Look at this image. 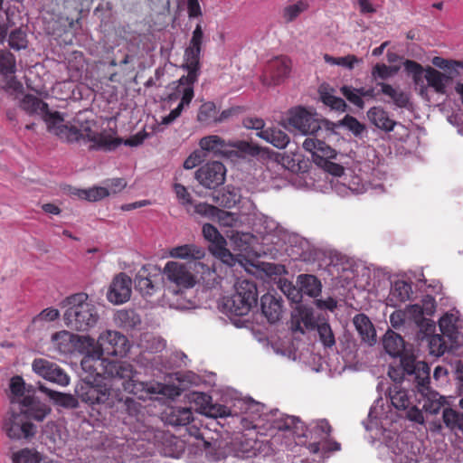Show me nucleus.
Instances as JSON below:
<instances>
[{
    "mask_svg": "<svg viewBox=\"0 0 463 463\" xmlns=\"http://www.w3.org/2000/svg\"><path fill=\"white\" fill-rule=\"evenodd\" d=\"M102 354L95 347L89 352L81 360L80 365L84 372L90 376H104L120 380L123 389L135 395H141L144 391L149 392H156L152 388H148L147 384L135 379V372L133 366L127 362L109 361L103 359Z\"/></svg>",
    "mask_w": 463,
    "mask_h": 463,
    "instance_id": "1",
    "label": "nucleus"
},
{
    "mask_svg": "<svg viewBox=\"0 0 463 463\" xmlns=\"http://www.w3.org/2000/svg\"><path fill=\"white\" fill-rule=\"evenodd\" d=\"M74 122L75 124L71 126L63 122L58 124L53 134L67 142H90V149L95 150L112 151L123 143L121 138L115 137L116 133L111 129L96 132L92 129L90 121L80 123L77 118Z\"/></svg>",
    "mask_w": 463,
    "mask_h": 463,
    "instance_id": "2",
    "label": "nucleus"
},
{
    "mask_svg": "<svg viewBox=\"0 0 463 463\" xmlns=\"http://www.w3.org/2000/svg\"><path fill=\"white\" fill-rule=\"evenodd\" d=\"M67 309L63 319L65 325L77 331H87L95 326L99 319L96 305L89 300L85 293H78L68 297L64 301Z\"/></svg>",
    "mask_w": 463,
    "mask_h": 463,
    "instance_id": "3",
    "label": "nucleus"
},
{
    "mask_svg": "<svg viewBox=\"0 0 463 463\" xmlns=\"http://www.w3.org/2000/svg\"><path fill=\"white\" fill-rule=\"evenodd\" d=\"M258 289L254 281L238 279L234 284V292L222 301L224 313L234 316H246L257 305Z\"/></svg>",
    "mask_w": 463,
    "mask_h": 463,
    "instance_id": "4",
    "label": "nucleus"
},
{
    "mask_svg": "<svg viewBox=\"0 0 463 463\" xmlns=\"http://www.w3.org/2000/svg\"><path fill=\"white\" fill-rule=\"evenodd\" d=\"M203 32L201 24L195 26L188 47L184 51L183 67L187 71V75L178 80L176 97H182L184 91L190 87L194 90V83L197 80L200 71V55L202 51Z\"/></svg>",
    "mask_w": 463,
    "mask_h": 463,
    "instance_id": "5",
    "label": "nucleus"
},
{
    "mask_svg": "<svg viewBox=\"0 0 463 463\" xmlns=\"http://www.w3.org/2000/svg\"><path fill=\"white\" fill-rule=\"evenodd\" d=\"M79 397L90 405H104L108 408H112L116 402L122 401V398H119L118 394L106 383H86L80 387Z\"/></svg>",
    "mask_w": 463,
    "mask_h": 463,
    "instance_id": "6",
    "label": "nucleus"
},
{
    "mask_svg": "<svg viewBox=\"0 0 463 463\" xmlns=\"http://www.w3.org/2000/svg\"><path fill=\"white\" fill-rule=\"evenodd\" d=\"M20 106L29 115L41 116L46 123L48 130L52 133H54L58 124L64 122V118L60 112L50 111L48 105L33 95H25L21 100Z\"/></svg>",
    "mask_w": 463,
    "mask_h": 463,
    "instance_id": "7",
    "label": "nucleus"
},
{
    "mask_svg": "<svg viewBox=\"0 0 463 463\" xmlns=\"http://www.w3.org/2000/svg\"><path fill=\"white\" fill-rule=\"evenodd\" d=\"M127 337L118 331L107 330L100 334L94 346L100 354L123 356L128 351Z\"/></svg>",
    "mask_w": 463,
    "mask_h": 463,
    "instance_id": "8",
    "label": "nucleus"
},
{
    "mask_svg": "<svg viewBox=\"0 0 463 463\" xmlns=\"http://www.w3.org/2000/svg\"><path fill=\"white\" fill-rule=\"evenodd\" d=\"M322 120L312 110L296 108L289 111L288 123L303 135H314L321 128Z\"/></svg>",
    "mask_w": 463,
    "mask_h": 463,
    "instance_id": "9",
    "label": "nucleus"
},
{
    "mask_svg": "<svg viewBox=\"0 0 463 463\" xmlns=\"http://www.w3.org/2000/svg\"><path fill=\"white\" fill-rule=\"evenodd\" d=\"M226 168L219 161L206 163L194 173L195 179L207 189H215L225 181Z\"/></svg>",
    "mask_w": 463,
    "mask_h": 463,
    "instance_id": "10",
    "label": "nucleus"
},
{
    "mask_svg": "<svg viewBox=\"0 0 463 463\" xmlns=\"http://www.w3.org/2000/svg\"><path fill=\"white\" fill-rule=\"evenodd\" d=\"M402 370L408 375L413 377L417 383V389L420 393L428 391V384L430 381V368L425 362L416 361L413 356H403L401 360Z\"/></svg>",
    "mask_w": 463,
    "mask_h": 463,
    "instance_id": "11",
    "label": "nucleus"
},
{
    "mask_svg": "<svg viewBox=\"0 0 463 463\" xmlns=\"http://www.w3.org/2000/svg\"><path fill=\"white\" fill-rule=\"evenodd\" d=\"M4 430L12 439H29L34 436L36 427L23 413H13L5 422Z\"/></svg>",
    "mask_w": 463,
    "mask_h": 463,
    "instance_id": "12",
    "label": "nucleus"
},
{
    "mask_svg": "<svg viewBox=\"0 0 463 463\" xmlns=\"http://www.w3.org/2000/svg\"><path fill=\"white\" fill-rule=\"evenodd\" d=\"M32 368L38 375L59 385L66 386L70 383L68 374L59 365L46 359H35Z\"/></svg>",
    "mask_w": 463,
    "mask_h": 463,
    "instance_id": "13",
    "label": "nucleus"
},
{
    "mask_svg": "<svg viewBox=\"0 0 463 463\" xmlns=\"http://www.w3.org/2000/svg\"><path fill=\"white\" fill-rule=\"evenodd\" d=\"M132 280L126 273L120 272L114 277L107 293L109 302L119 305L129 300L131 297Z\"/></svg>",
    "mask_w": 463,
    "mask_h": 463,
    "instance_id": "14",
    "label": "nucleus"
},
{
    "mask_svg": "<svg viewBox=\"0 0 463 463\" xmlns=\"http://www.w3.org/2000/svg\"><path fill=\"white\" fill-rule=\"evenodd\" d=\"M291 71V61L286 56H279L270 60L267 65L263 83L279 85L287 79Z\"/></svg>",
    "mask_w": 463,
    "mask_h": 463,
    "instance_id": "15",
    "label": "nucleus"
},
{
    "mask_svg": "<svg viewBox=\"0 0 463 463\" xmlns=\"http://www.w3.org/2000/svg\"><path fill=\"white\" fill-rule=\"evenodd\" d=\"M163 274L170 282L181 288H189L195 283L187 266L178 261H168L163 269Z\"/></svg>",
    "mask_w": 463,
    "mask_h": 463,
    "instance_id": "16",
    "label": "nucleus"
},
{
    "mask_svg": "<svg viewBox=\"0 0 463 463\" xmlns=\"http://www.w3.org/2000/svg\"><path fill=\"white\" fill-rule=\"evenodd\" d=\"M15 71L16 62L13 53L7 50H0V74L5 80V90L19 91L23 89L22 84L14 76Z\"/></svg>",
    "mask_w": 463,
    "mask_h": 463,
    "instance_id": "17",
    "label": "nucleus"
},
{
    "mask_svg": "<svg viewBox=\"0 0 463 463\" xmlns=\"http://www.w3.org/2000/svg\"><path fill=\"white\" fill-rule=\"evenodd\" d=\"M27 395H25L20 401V412L28 419H33L37 421H43L47 415L51 413V408L42 402L34 395L30 394V391L27 390Z\"/></svg>",
    "mask_w": 463,
    "mask_h": 463,
    "instance_id": "18",
    "label": "nucleus"
},
{
    "mask_svg": "<svg viewBox=\"0 0 463 463\" xmlns=\"http://www.w3.org/2000/svg\"><path fill=\"white\" fill-rule=\"evenodd\" d=\"M303 148L313 155L315 162L319 165L336 156L335 149L319 139L307 138L303 143Z\"/></svg>",
    "mask_w": 463,
    "mask_h": 463,
    "instance_id": "19",
    "label": "nucleus"
},
{
    "mask_svg": "<svg viewBox=\"0 0 463 463\" xmlns=\"http://www.w3.org/2000/svg\"><path fill=\"white\" fill-rule=\"evenodd\" d=\"M282 298L272 294H264L260 298L261 312L270 324L278 322L283 314Z\"/></svg>",
    "mask_w": 463,
    "mask_h": 463,
    "instance_id": "20",
    "label": "nucleus"
},
{
    "mask_svg": "<svg viewBox=\"0 0 463 463\" xmlns=\"http://www.w3.org/2000/svg\"><path fill=\"white\" fill-rule=\"evenodd\" d=\"M353 323L362 342L369 346H372L376 343V332L373 323L367 316L364 314H358L354 316Z\"/></svg>",
    "mask_w": 463,
    "mask_h": 463,
    "instance_id": "21",
    "label": "nucleus"
},
{
    "mask_svg": "<svg viewBox=\"0 0 463 463\" xmlns=\"http://www.w3.org/2000/svg\"><path fill=\"white\" fill-rule=\"evenodd\" d=\"M78 342L79 336L66 330L57 332L52 335V345L61 354L72 353Z\"/></svg>",
    "mask_w": 463,
    "mask_h": 463,
    "instance_id": "22",
    "label": "nucleus"
},
{
    "mask_svg": "<svg viewBox=\"0 0 463 463\" xmlns=\"http://www.w3.org/2000/svg\"><path fill=\"white\" fill-rule=\"evenodd\" d=\"M200 147L206 152H211L215 156H232V151L228 149V143L216 135H210L200 139Z\"/></svg>",
    "mask_w": 463,
    "mask_h": 463,
    "instance_id": "23",
    "label": "nucleus"
},
{
    "mask_svg": "<svg viewBox=\"0 0 463 463\" xmlns=\"http://www.w3.org/2000/svg\"><path fill=\"white\" fill-rule=\"evenodd\" d=\"M424 78L427 80L428 85L437 93L444 94L446 92V88L453 79V76L447 75L430 66H428L424 70Z\"/></svg>",
    "mask_w": 463,
    "mask_h": 463,
    "instance_id": "24",
    "label": "nucleus"
},
{
    "mask_svg": "<svg viewBox=\"0 0 463 463\" xmlns=\"http://www.w3.org/2000/svg\"><path fill=\"white\" fill-rule=\"evenodd\" d=\"M272 429L278 432H288L291 436H301L304 431V424L294 416H286L276 419L272 423Z\"/></svg>",
    "mask_w": 463,
    "mask_h": 463,
    "instance_id": "25",
    "label": "nucleus"
},
{
    "mask_svg": "<svg viewBox=\"0 0 463 463\" xmlns=\"http://www.w3.org/2000/svg\"><path fill=\"white\" fill-rule=\"evenodd\" d=\"M367 117L372 124L376 128L391 132L393 130L397 122L391 119L389 114L382 107H373L367 111Z\"/></svg>",
    "mask_w": 463,
    "mask_h": 463,
    "instance_id": "26",
    "label": "nucleus"
},
{
    "mask_svg": "<svg viewBox=\"0 0 463 463\" xmlns=\"http://www.w3.org/2000/svg\"><path fill=\"white\" fill-rule=\"evenodd\" d=\"M296 282L301 295L303 293L311 298H317L321 293V281L315 275L300 274L297 277Z\"/></svg>",
    "mask_w": 463,
    "mask_h": 463,
    "instance_id": "27",
    "label": "nucleus"
},
{
    "mask_svg": "<svg viewBox=\"0 0 463 463\" xmlns=\"http://www.w3.org/2000/svg\"><path fill=\"white\" fill-rule=\"evenodd\" d=\"M169 255L176 259L201 260L204 257L205 251L202 247L195 244H184L172 248Z\"/></svg>",
    "mask_w": 463,
    "mask_h": 463,
    "instance_id": "28",
    "label": "nucleus"
},
{
    "mask_svg": "<svg viewBox=\"0 0 463 463\" xmlns=\"http://www.w3.org/2000/svg\"><path fill=\"white\" fill-rule=\"evenodd\" d=\"M411 294V287L403 280L395 281L392 286L388 302L391 306L396 307L410 298Z\"/></svg>",
    "mask_w": 463,
    "mask_h": 463,
    "instance_id": "29",
    "label": "nucleus"
},
{
    "mask_svg": "<svg viewBox=\"0 0 463 463\" xmlns=\"http://www.w3.org/2000/svg\"><path fill=\"white\" fill-rule=\"evenodd\" d=\"M257 136L279 149L285 148L290 138L287 133L279 128H268L257 133Z\"/></svg>",
    "mask_w": 463,
    "mask_h": 463,
    "instance_id": "30",
    "label": "nucleus"
},
{
    "mask_svg": "<svg viewBox=\"0 0 463 463\" xmlns=\"http://www.w3.org/2000/svg\"><path fill=\"white\" fill-rule=\"evenodd\" d=\"M385 351L393 357L400 356L404 351L405 344L403 338L392 330H388L383 337Z\"/></svg>",
    "mask_w": 463,
    "mask_h": 463,
    "instance_id": "31",
    "label": "nucleus"
},
{
    "mask_svg": "<svg viewBox=\"0 0 463 463\" xmlns=\"http://www.w3.org/2000/svg\"><path fill=\"white\" fill-rule=\"evenodd\" d=\"M39 388L43 392L46 393L52 401L61 407L75 409L79 406L77 398L72 394L52 391L43 385H40Z\"/></svg>",
    "mask_w": 463,
    "mask_h": 463,
    "instance_id": "32",
    "label": "nucleus"
},
{
    "mask_svg": "<svg viewBox=\"0 0 463 463\" xmlns=\"http://www.w3.org/2000/svg\"><path fill=\"white\" fill-rule=\"evenodd\" d=\"M194 91L188 87L183 93L181 97V100L178 104V106L171 110V112L167 115L162 118L161 124L162 125H170L174 121L176 120L177 118H179L183 112V110L188 107L194 99Z\"/></svg>",
    "mask_w": 463,
    "mask_h": 463,
    "instance_id": "33",
    "label": "nucleus"
},
{
    "mask_svg": "<svg viewBox=\"0 0 463 463\" xmlns=\"http://www.w3.org/2000/svg\"><path fill=\"white\" fill-rule=\"evenodd\" d=\"M377 86L381 87V92L388 96L398 108H406L408 106L409 96L401 89L394 88L384 82H378Z\"/></svg>",
    "mask_w": 463,
    "mask_h": 463,
    "instance_id": "34",
    "label": "nucleus"
},
{
    "mask_svg": "<svg viewBox=\"0 0 463 463\" xmlns=\"http://www.w3.org/2000/svg\"><path fill=\"white\" fill-rule=\"evenodd\" d=\"M169 424L174 426H184L193 420V411L190 408H172L167 416Z\"/></svg>",
    "mask_w": 463,
    "mask_h": 463,
    "instance_id": "35",
    "label": "nucleus"
},
{
    "mask_svg": "<svg viewBox=\"0 0 463 463\" xmlns=\"http://www.w3.org/2000/svg\"><path fill=\"white\" fill-rule=\"evenodd\" d=\"M118 325L125 329H133L141 324V318L134 310L123 309L118 311L115 317Z\"/></svg>",
    "mask_w": 463,
    "mask_h": 463,
    "instance_id": "36",
    "label": "nucleus"
},
{
    "mask_svg": "<svg viewBox=\"0 0 463 463\" xmlns=\"http://www.w3.org/2000/svg\"><path fill=\"white\" fill-rule=\"evenodd\" d=\"M318 93L322 102L329 106L331 109L340 111H345L346 108L345 101L333 95V90H329L327 86L321 85L318 89Z\"/></svg>",
    "mask_w": 463,
    "mask_h": 463,
    "instance_id": "37",
    "label": "nucleus"
},
{
    "mask_svg": "<svg viewBox=\"0 0 463 463\" xmlns=\"http://www.w3.org/2000/svg\"><path fill=\"white\" fill-rule=\"evenodd\" d=\"M229 239L234 250L248 252L254 237L248 232H232Z\"/></svg>",
    "mask_w": 463,
    "mask_h": 463,
    "instance_id": "38",
    "label": "nucleus"
},
{
    "mask_svg": "<svg viewBox=\"0 0 463 463\" xmlns=\"http://www.w3.org/2000/svg\"><path fill=\"white\" fill-rule=\"evenodd\" d=\"M389 396L392 404L397 410H407L411 404L408 392L402 389L398 384H394L390 388Z\"/></svg>",
    "mask_w": 463,
    "mask_h": 463,
    "instance_id": "39",
    "label": "nucleus"
},
{
    "mask_svg": "<svg viewBox=\"0 0 463 463\" xmlns=\"http://www.w3.org/2000/svg\"><path fill=\"white\" fill-rule=\"evenodd\" d=\"M421 394L426 397L423 409L430 414L439 413L445 402V398L439 395L438 392L430 391L429 386L428 391L426 390L424 393Z\"/></svg>",
    "mask_w": 463,
    "mask_h": 463,
    "instance_id": "40",
    "label": "nucleus"
},
{
    "mask_svg": "<svg viewBox=\"0 0 463 463\" xmlns=\"http://www.w3.org/2000/svg\"><path fill=\"white\" fill-rule=\"evenodd\" d=\"M442 419L446 427L450 430H459L463 433V413L451 408H446L442 411Z\"/></svg>",
    "mask_w": 463,
    "mask_h": 463,
    "instance_id": "41",
    "label": "nucleus"
},
{
    "mask_svg": "<svg viewBox=\"0 0 463 463\" xmlns=\"http://www.w3.org/2000/svg\"><path fill=\"white\" fill-rule=\"evenodd\" d=\"M135 288L142 295H152L155 292V286L148 278L147 269L146 266L137 272L135 278Z\"/></svg>",
    "mask_w": 463,
    "mask_h": 463,
    "instance_id": "42",
    "label": "nucleus"
},
{
    "mask_svg": "<svg viewBox=\"0 0 463 463\" xmlns=\"http://www.w3.org/2000/svg\"><path fill=\"white\" fill-rule=\"evenodd\" d=\"M74 194L80 199L96 202L109 196V191L107 187L95 186L88 190H76Z\"/></svg>",
    "mask_w": 463,
    "mask_h": 463,
    "instance_id": "43",
    "label": "nucleus"
},
{
    "mask_svg": "<svg viewBox=\"0 0 463 463\" xmlns=\"http://www.w3.org/2000/svg\"><path fill=\"white\" fill-rule=\"evenodd\" d=\"M165 341L157 335L146 334L141 340L142 348L149 353H159L165 348Z\"/></svg>",
    "mask_w": 463,
    "mask_h": 463,
    "instance_id": "44",
    "label": "nucleus"
},
{
    "mask_svg": "<svg viewBox=\"0 0 463 463\" xmlns=\"http://www.w3.org/2000/svg\"><path fill=\"white\" fill-rule=\"evenodd\" d=\"M202 232L203 238L210 243L209 249L220 243H225V238L219 232L216 227L210 223L203 224Z\"/></svg>",
    "mask_w": 463,
    "mask_h": 463,
    "instance_id": "45",
    "label": "nucleus"
},
{
    "mask_svg": "<svg viewBox=\"0 0 463 463\" xmlns=\"http://www.w3.org/2000/svg\"><path fill=\"white\" fill-rule=\"evenodd\" d=\"M41 460V454L32 449H23L13 455L14 463H40Z\"/></svg>",
    "mask_w": 463,
    "mask_h": 463,
    "instance_id": "46",
    "label": "nucleus"
},
{
    "mask_svg": "<svg viewBox=\"0 0 463 463\" xmlns=\"http://www.w3.org/2000/svg\"><path fill=\"white\" fill-rule=\"evenodd\" d=\"M443 335H431L428 337L430 353L435 356L442 355L449 348Z\"/></svg>",
    "mask_w": 463,
    "mask_h": 463,
    "instance_id": "47",
    "label": "nucleus"
},
{
    "mask_svg": "<svg viewBox=\"0 0 463 463\" xmlns=\"http://www.w3.org/2000/svg\"><path fill=\"white\" fill-rule=\"evenodd\" d=\"M278 288L293 302H299L302 295L299 293V288L293 285L286 279H279L277 282Z\"/></svg>",
    "mask_w": 463,
    "mask_h": 463,
    "instance_id": "48",
    "label": "nucleus"
},
{
    "mask_svg": "<svg viewBox=\"0 0 463 463\" xmlns=\"http://www.w3.org/2000/svg\"><path fill=\"white\" fill-rule=\"evenodd\" d=\"M317 330L319 340L326 348H332L335 345V338L330 325L326 322L318 324Z\"/></svg>",
    "mask_w": 463,
    "mask_h": 463,
    "instance_id": "49",
    "label": "nucleus"
},
{
    "mask_svg": "<svg viewBox=\"0 0 463 463\" xmlns=\"http://www.w3.org/2000/svg\"><path fill=\"white\" fill-rule=\"evenodd\" d=\"M227 241H225V243H220L213 248H210V252L222 260L224 264H227L228 266L232 267L235 264L236 260L233 256V254L226 248Z\"/></svg>",
    "mask_w": 463,
    "mask_h": 463,
    "instance_id": "50",
    "label": "nucleus"
},
{
    "mask_svg": "<svg viewBox=\"0 0 463 463\" xmlns=\"http://www.w3.org/2000/svg\"><path fill=\"white\" fill-rule=\"evenodd\" d=\"M324 60L327 63L343 66L348 69H353L355 64L362 61L361 59H358L356 56L351 54L337 58L332 57L329 54H325Z\"/></svg>",
    "mask_w": 463,
    "mask_h": 463,
    "instance_id": "51",
    "label": "nucleus"
},
{
    "mask_svg": "<svg viewBox=\"0 0 463 463\" xmlns=\"http://www.w3.org/2000/svg\"><path fill=\"white\" fill-rule=\"evenodd\" d=\"M308 5L304 1H298L284 8L283 16L288 23L294 21L301 13L306 11Z\"/></svg>",
    "mask_w": 463,
    "mask_h": 463,
    "instance_id": "52",
    "label": "nucleus"
},
{
    "mask_svg": "<svg viewBox=\"0 0 463 463\" xmlns=\"http://www.w3.org/2000/svg\"><path fill=\"white\" fill-rule=\"evenodd\" d=\"M275 161L281 165L282 167L291 172H297L300 168L298 161L295 159L292 155L286 153H277L275 156Z\"/></svg>",
    "mask_w": 463,
    "mask_h": 463,
    "instance_id": "53",
    "label": "nucleus"
},
{
    "mask_svg": "<svg viewBox=\"0 0 463 463\" xmlns=\"http://www.w3.org/2000/svg\"><path fill=\"white\" fill-rule=\"evenodd\" d=\"M216 107L213 102H204L199 108L197 120L201 123H209L215 116Z\"/></svg>",
    "mask_w": 463,
    "mask_h": 463,
    "instance_id": "54",
    "label": "nucleus"
},
{
    "mask_svg": "<svg viewBox=\"0 0 463 463\" xmlns=\"http://www.w3.org/2000/svg\"><path fill=\"white\" fill-rule=\"evenodd\" d=\"M203 414L212 418H222L232 415V411L226 406L211 403L203 407Z\"/></svg>",
    "mask_w": 463,
    "mask_h": 463,
    "instance_id": "55",
    "label": "nucleus"
},
{
    "mask_svg": "<svg viewBox=\"0 0 463 463\" xmlns=\"http://www.w3.org/2000/svg\"><path fill=\"white\" fill-rule=\"evenodd\" d=\"M340 125L346 128L354 136H361L365 130V126L360 123L354 117L345 115V118L340 121Z\"/></svg>",
    "mask_w": 463,
    "mask_h": 463,
    "instance_id": "56",
    "label": "nucleus"
},
{
    "mask_svg": "<svg viewBox=\"0 0 463 463\" xmlns=\"http://www.w3.org/2000/svg\"><path fill=\"white\" fill-rule=\"evenodd\" d=\"M174 191L179 203L185 207L187 213H190L189 206L193 204V199L186 187L181 184H174Z\"/></svg>",
    "mask_w": 463,
    "mask_h": 463,
    "instance_id": "57",
    "label": "nucleus"
},
{
    "mask_svg": "<svg viewBox=\"0 0 463 463\" xmlns=\"http://www.w3.org/2000/svg\"><path fill=\"white\" fill-rule=\"evenodd\" d=\"M4 0H0V31L6 32L9 26L15 24L14 12L11 9L3 8Z\"/></svg>",
    "mask_w": 463,
    "mask_h": 463,
    "instance_id": "58",
    "label": "nucleus"
},
{
    "mask_svg": "<svg viewBox=\"0 0 463 463\" xmlns=\"http://www.w3.org/2000/svg\"><path fill=\"white\" fill-rule=\"evenodd\" d=\"M358 89H354L349 86H343L341 88L342 94L354 105L356 107L363 109L364 106V102L361 98L360 92Z\"/></svg>",
    "mask_w": 463,
    "mask_h": 463,
    "instance_id": "59",
    "label": "nucleus"
},
{
    "mask_svg": "<svg viewBox=\"0 0 463 463\" xmlns=\"http://www.w3.org/2000/svg\"><path fill=\"white\" fill-rule=\"evenodd\" d=\"M214 220H217L220 225L224 227H232L238 221V216L227 211L217 208L214 215Z\"/></svg>",
    "mask_w": 463,
    "mask_h": 463,
    "instance_id": "60",
    "label": "nucleus"
},
{
    "mask_svg": "<svg viewBox=\"0 0 463 463\" xmlns=\"http://www.w3.org/2000/svg\"><path fill=\"white\" fill-rule=\"evenodd\" d=\"M228 145H229V146H228L229 150H232V152H233L232 148L237 150L236 154L238 152L244 153V154L250 155V156H255V155L259 154V147L250 145L247 141H236V142H232V143L229 142Z\"/></svg>",
    "mask_w": 463,
    "mask_h": 463,
    "instance_id": "61",
    "label": "nucleus"
},
{
    "mask_svg": "<svg viewBox=\"0 0 463 463\" xmlns=\"http://www.w3.org/2000/svg\"><path fill=\"white\" fill-rule=\"evenodd\" d=\"M216 206L209 204L207 203H199L194 205L193 213L190 212L191 214H198L202 217L208 218L210 220H214L215 213L217 212Z\"/></svg>",
    "mask_w": 463,
    "mask_h": 463,
    "instance_id": "62",
    "label": "nucleus"
},
{
    "mask_svg": "<svg viewBox=\"0 0 463 463\" xmlns=\"http://www.w3.org/2000/svg\"><path fill=\"white\" fill-rule=\"evenodd\" d=\"M9 45L15 50L24 49L27 46L25 33L21 30H14L9 35Z\"/></svg>",
    "mask_w": 463,
    "mask_h": 463,
    "instance_id": "63",
    "label": "nucleus"
},
{
    "mask_svg": "<svg viewBox=\"0 0 463 463\" xmlns=\"http://www.w3.org/2000/svg\"><path fill=\"white\" fill-rule=\"evenodd\" d=\"M403 66L405 71L412 75L414 82L418 83L420 80L425 69H423L420 63L411 60H406L403 62Z\"/></svg>",
    "mask_w": 463,
    "mask_h": 463,
    "instance_id": "64",
    "label": "nucleus"
}]
</instances>
